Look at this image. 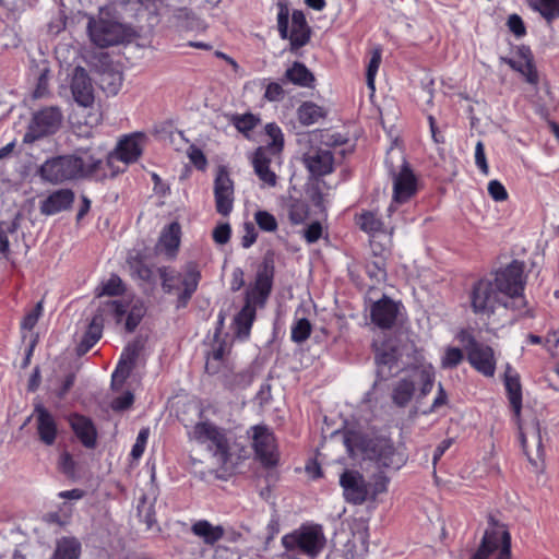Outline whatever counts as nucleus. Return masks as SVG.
<instances>
[{
    "mask_svg": "<svg viewBox=\"0 0 559 559\" xmlns=\"http://www.w3.org/2000/svg\"><path fill=\"white\" fill-rule=\"evenodd\" d=\"M258 305L248 302L246 300L245 306L235 317V323L237 325V332L239 335H249L252 323L255 319V308Z\"/></svg>",
    "mask_w": 559,
    "mask_h": 559,
    "instance_id": "obj_40",
    "label": "nucleus"
},
{
    "mask_svg": "<svg viewBox=\"0 0 559 559\" xmlns=\"http://www.w3.org/2000/svg\"><path fill=\"white\" fill-rule=\"evenodd\" d=\"M57 467L60 473H62L68 478L76 477V462L74 461L71 453L68 451H63L60 453Z\"/></svg>",
    "mask_w": 559,
    "mask_h": 559,
    "instance_id": "obj_48",
    "label": "nucleus"
},
{
    "mask_svg": "<svg viewBox=\"0 0 559 559\" xmlns=\"http://www.w3.org/2000/svg\"><path fill=\"white\" fill-rule=\"evenodd\" d=\"M130 274L132 278L140 280L144 283H153L155 280L153 269L143 260L134 258L129 260Z\"/></svg>",
    "mask_w": 559,
    "mask_h": 559,
    "instance_id": "obj_43",
    "label": "nucleus"
},
{
    "mask_svg": "<svg viewBox=\"0 0 559 559\" xmlns=\"http://www.w3.org/2000/svg\"><path fill=\"white\" fill-rule=\"evenodd\" d=\"M471 306L476 314L490 316L497 308L507 304L492 281L487 278L479 280L474 284L471 292Z\"/></svg>",
    "mask_w": 559,
    "mask_h": 559,
    "instance_id": "obj_10",
    "label": "nucleus"
},
{
    "mask_svg": "<svg viewBox=\"0 0 559 559\" xmlns=\"http://www.w3.org/2000/svg\"><path fill=\"white\" fill-rule=\"evenodd\" d=\"M381 62V52L376 50L368 63L367 68V84L371 90H374V78L378 72Z\"/></svg>",
    "mask_w": 559,
    "mask_h": 559,
    "instance_id": "obj_54",
    "label": "nucleus"
},
{
    "mask_svg": "<svg viewBox=\"0 0 559 559\" xmlns=\"http://www.w3.org/2000/svg\"><path fill=\"white\" fill-rule=\"evenodd\" d=\"M370 459L379 467L388 469H400L406 463V455L396 449L393 442L388 438H377L369 444Z\"/></svg>",
    "mask_w": 559,
    "mask_h": 559,
    "instance_id": "obj_12",
    "label": "nucleus"
},
{
    "mask_svg": "<svg viewBox=\"0 0 559 559\" xmlns=\"http://www.w3.org/2000/svg\"><path fill=\"white\" fill-rule=\"evenodd\" d=\"M265 133L270 141L264 146L259 148L270 150V154L276 155L280 153L284 145V135L281 128L276 123H267L265 126Z\"/></svg>",
    "mask_w": 559,
    "mask_h": 559,
    "instance_id": "obj_42",
    "label": "nucleus"
},
{
    "mask_svg": "<svg viewBox=\"0 0 559 559\" xmlns=\"http://www.w3.org/2000/svg\"><path fill=\"white\" fill-rule=\"evenodd\" d=\"M340 485L347 502L361 504L367 500L369 486L359 472L346 469L340 477Z\"/></svg>",
    "mask_w": 559,
    "mask_h": 559,
    "instance_id": "obj_19",
    "label": "nucleus"
},
{
    "mask_svg": "<svg viewBox=\"0 0 559 559\" xmlns=\"http://www.w3.org/2000/svg\"><path fill=\"white\" fill-rule=\"evenodd\" d=\"M460 340L464 343L469 365L483 376L493 377L497 365L493 349L466 332L461 333Z\"/></svg>",
    "mask_w": 559,
    "mask_h": 559,
    "instance_id": "obj_9",
    "label": "nucleus"
},
{
    "mask_svg": "<svg viewBox=\"0 0 559 559\" xmlns=\"http://www.w3.org/2000/svg\"><path fill=\"white\" fill-rule=\"evenodd\" d=\"M70 426L76 438L85 448L94 449L96 447L97 431L90 418L74 414L70 417Z\"/></svg>",
    "mask_w": 559,
    "mask_h": 559,
    "instance_id": "obj_26",
    "label": "nucleus"
},
{
    "mask_svg": "<svg viewBox=\"0 0 559 559\" xmlns=\"http://www.w3.org/2000/svg\"><path fill=\"white\" fill-rule=\"evenodd\" d=\"M284 96V90L281 84L271 82L267 84L264 93V97L270 102H276L282 99Z\"/></svg>",
    "mask_w": 559,
    "mask_h": 559,
    "instance_id": "obj_64",
    "label": "nucleus"
},
{
    "mask_svg": "<svg viewBox=\"0 0 559 559\" xmlns=\"http://www.w3.org/2000/svg\"><path fill=\"white\" fill-rule=\"evenodd\" d=\"M274 156L275 155L270 154V150L267 148H257L252 159L257 176L269 187L276 185V175L270 169V163Z\"/></svg>",
    "mask_w": 559,
    "mask_h": 559,
    "instance_id": "obj_30",
    "label": "nucleus"
},
{
    "mask_svg": "<svg viewBox=\"0 0 559 559\" xmlns=\"http://www.w3.org/2000/svg\"><path fill=\"white\" fill-rule=\"evenodd\" d=\"M331 138L321 131H314L309 136V147L304 153L302 162L313 178L329 175L334 170Z\"/></svg>",
    "mask_w": 559,
    "mask_h": 559,
    "instance_id": "obj_6",
    "label": "nucleus"
},
{
    "mask_svg": "<svg viewBox=\"0 0 559 559\" xmlns=\"http://www.w3.org/2000/svg\"><path fill=\"white\" fill-rule=\"evenodd\" d=\"M87 32L91 40L102 48L118 45L124 37L123 27L120 23L104 19H90Z\"/></svg>",
    "mask_w": 559,
    "mask_h": 559,
    "instance_id": "obj_13",
    "label": "nucleus"
},
{
    "mask_svg": "<svg viewBox=\"0 0 559 559\" xmlns=\"http://www.w3.org/2000/svg\"><path fill=\"white\" fill-rule=\"evenodd\" d=\"M103 162L88 152L63 155L47 159L39 168L40 177L48 182L59 183L67 180L93 177L102 178L98 170Z\"/></svg>",
    "mask_w": 559,
    "mask_h": 559,
    "instance_id": "obj_2",
    "label": "nucleus"
},
{
    "mask_svg": "<svg viewBox=\"0 0 559 559\" xmlns=\"http://www.w3.org/2000/svg\"><path fill=\"white\" fill-rule=\"evenodd\" d=\"M81 543L75 537H62L57 540L56 549L50 559H79Z\"/></svg>",
    "mask_w": 559,
    "mask_h": 559,
    "instance_id": "obj_36",
    "label": "nucleus"
},
{
    "mask_svg": "<svg viewBox=\"0 0 559 559\" xmlns=\"http://www.w3.org/2000/svg\"><path fill=\"white\" fill-rule=\"evenodd\" d=\"M471 559H511V535L508 527L490 516L481 543Z\"/></svg>",
    "mask_w": 559,
    "mask_h": 559,
    "instance_id": "obj_7",
    "label": "nucleus"
},
{
    "mask_svg": "<svg viewBox=\"0 0 559 559\" xmlns=\"http://www.w3.org/2000/svg\"><path fill=\"white\" fill-rule=\"evenodd\" d=\"M281 543L287 551L313 559L324 549L326 538L320 524L305 523L283 535Z\"/></svg>",
    "mask_w": 559,
    "mask_h": 559,
    "instance_id": "obj_4",
    "label": "nucleus"
},
{
    "mask_svg": "<svg viewBox=\"0 0 559 559\" xmlns=\"http://www.w3.org/2000/svg\"><path fill=\"white\" fill-rule=\"evenodd\" d=\"M508 27L516 37H522L526 34V28L523 20L518 14H512L508 19Z\"/></svg>",
    "mask_w": 559,
    "mask_h": 559,
    "instance_id": "obj_59",
    "label": "nucleus"
},
{
    "mask_svg": "<svg viewBox=\"0 0 559 559\" xmlns=\"http://www.w3.org/2000/svg\"><path fill=\"white\" fill-rule=\"evenodd\" d=\"M139 356V347L135 344H129L121 353L117 367L111 376L112 385H122L130 376Z\"/></svg>",
    "mask_w": 559,
    "mask_h": 559,
    "instance_id": "obj_27",
    "label": "nucleus"
},
{
    "mask_svg": "<svg viewBox=\"0 0 559 559\" xmlns=\"http://www.w3.org/2000/svg\"><path fill=\"white\" fill-rule=\"evenodd\" d=\"M464 359V355L462 349L457 347H447L444 349V354L441 357V368L442 369H453L457 367Z\"/></svg>",
    "mask_w": 559,
    "mask_h": 559,
    "instance_id": "obj_49",
    "label": "nucleus"
},
{
    "mask_svg": "<svg viewBox=\"0 0 559 559\" xmlns=\"http://www.w3.org/2000/svg\"><path fill=\"white\" fill-rule=\"evenodd\" d=\"M501 296L507 299L504 308L519 309L524 305L523 290L525 287L524 263L513 260L495 274L492 281Z\"/></svg>",
    "mask_w": 559,
    "mask_h": 559,
    "instance_id": "obj_5",
    "label": "nucleus"
},
{
    "mask_svg": "<svg viewBox=\"0 0 559 559\" xmlns=\"http://www.w3.org/2000/svg\"><path fill=\"white\" fill-rule=\"evenodd\" d=\"M285 79L294 85L301 87H312L314 82V76L308 68L304 63L297 61L286 70Z\"/></svg>",
    "mask_w": 559,
    "mask_h": 559,
    "instance_id": "obj_37",
    "label": "nucleus"
},
{
    "mask_svg": "<svg viewBox=\"0 0 559 559\" xmlns=\"http://www.w3.org/2000/svg\"><path fill=\"white\" fill-rule=\"evenodd\" d=\"M376 361L379 366H388L391 370L397 362V355L395 350H379L376 355Z\"/></svg>",
    "mask_w": 559,
    "mask_h": 559,
    "instance_id": "obj_57",
    "label": "nucleus"
},
{
    "mask_svg": "<svg viewBox=\"0 0 559 559\" xmlns=\"http://www.w3.org/2000/svg\"><path fill=\"white\" fill-rule=\"evenodd\" d=\"M231 229L229 224H221L213 230V239L218 245H225L230 238Z\"/></svg>",
    "mask_w": 559,
    "mask_h": 559,
    "instance_id": "obj_62",
    "label": "nucleus"
},
{
    "mask_svg": "<svg viewBox=\"0 0 559 559\" xmlns=\"http://www.w3.org/2000/svg\"><path fill=\"white\" fill-rule=\"evenodd\" d=\"M400 308V302L384 295L370 307L371 322L382 330L391 329L395 324Z\"/></svg>",
    "mask_w": 559,
    "mask_h": 559,
    "instance_id": "obj_21",
    "label": "nucleus"
},
{
    "mask_svg": "<svg viewBox=\"0 0 559 559\" xmlns=\"http://www.w3.org/2000/svg\"><path fill=\"white\" fill-rule=\"evenodd\" d=\"M243 231L245 234L241 238V246L247 249L255 242L258 233L254 225L250 222L243 224Z\"/></svg>",
    "mask_w": 559,
    "mask_h": 559,
    "instance_id": "obj_60",
    "label": "nucleus"
},
{
    "mask_svg": "<svg viewBox=\"0 0 559 559\" xmlns=\"http://www.w3.org/2000/svg\"><path fill=\"white\" fill-rule=\"evenodd\" d=\"M311 331L312 325L308 319H298L292 325L290 338L293 342L301 344L309 338Z\"/></svg>",
    "mask_w": 559,
    "mask_h": 559,
    "instance_id": "obj_45",
    "label": "nucleus"
},
{
    "mask_svg": "<svg viewBox=\"0 0 559 559\" xmlns=\"http://www.w3.org/2000/svg\"><path fill=\"white\" fill-rule=\"evenodd\" d=\"M284 209L293 225H300L305 223L309 216V205L307 201L302 199L288 197L284 201Z\"/></svg>",
    "mask_w": 559,
    "mask_h": 559,
    "instance_id": "obj_35",
    "label": "nucleus"
},
{
    "mask_svg": "<svg viewBox=\"0 0 559 559\" xmlns=\"http://www.w3.org/2000/svg\"><path fill=\"white\" fill-rule=\"evenodd\" d=\"M148 436H150L148 428H142L139 431L135 443L133 444V447L131 449V453H130L134 460H138L143 455L146 443H147Z\"/></svg>",
    "mask_w": 559,
    "mask_h": 559,
    "instance_id": "obj_53",
    "label": "nucleus"
},
{
    "mask_svg": "<svg viewBox=\"0 0 559 559\" xmlns=\"http://www.w3.org/2000/svg\"><path fill=\"white\" fill-rule=\"evenodd\" d=\"M357 225L371 237L391 234L386 224L372 211H365L356 218Z\"/></svg>",
    "mask_w": 559,
    "mask_h": 559,
    "instance_id": "obj_31",
    "label": "nucleus"
},
{
    "mask_svg": "<svg viewBox=\"0 0 559 559\" xmlns=\"http://www.w3.org/2000/svg\"><path fill=\"white\" fill-rule=\"evenodd\" d=\"M511 69L521 73L530 84L538 83V73L533 62L531 49L526 46L519 47L513 58H501Z\"/></svg>",
    "mask_w": 559,
    "mask_h": 559,
    "instance_id": "obj_23",
    "label": "nucleus"
},
{
    "mask_svg": "<svg viewBox=\"0 0 559 559\" xmlns=\"http://www.w3.org/2000/svg\"><path fill=\"white\" fill-rule=\"evenodd\" d=\"M188 438L205 447L216 462L224 468H234L243 461L248 452L239 444L234 433L210 419H201L188 431Z\"/></svg>",
    "mask_w": 559,
    "mask_h": 559,
    "instance_id": "obj_1",
    "label": "nucleus"
},
{
    "mask_svg": "<svg viewBox=\"0 0 559 559\" xmlns=\"http://www.w3.org/2000/svg\"><path fill=\"white\" fill-rule=\"evenodd\" d=\"M325 115L324 108L312 102H305L297 109V117L302 126L314 124L323 119Z\"/></svg>",
    "mask_w": 559,
    "mask_h": 559,
    "instance_id": "obj_38",
    "label": "nucleus"
},
{
    "mask_svg": "<svg viewBox=\"0 0 559 559\" xmlns=\"http://www.w3.org/2000/svg\"><path fill=\"white\" fill-rule=\"evenodd\" d=\"M188 156L190 162L200 170H204L207 160L204 153L197 146L192 145L188 150Z\"/></svg>",
    "mask_w": 559,
    "mask_h": 559,
    "instance_id": "obj_56",
    "label": "nucleus"
},
{
    "mask_svg": "<svg viewBox=\"0 0 559 559\" xmlns=\"http://www.w3.org/2000/svg\"><path fill=\"white\" fill-rule=\"evenodd\" d=\"M32 417L35 418L36 432L41 443L51 447L56 443L59 429L55 416L40 403L34 406Z\"/></svg>",
    "mask_w": 559,
    "mask_h": 559,
    "instance_id": "obj_20",
    "label": "nucleus"
},
{
    "mask_svg": "<svg viewBox=\"0 0 559 559\" xmlns=\"http://www.w3.org/2000/svg\"><path fill=\"white\" fill-rule=\"evenodd\" d=\"M165 293H177V307H186L192 295L197 292L201 271L195 262H188L181 271L170 266H162L157 270Z\"/></svg>",
    "mask_w": 559,
    "mask_h": 559,
    "instance_id": "obj_3",
    "label": "nucleus"
},
{
    "mask_svg": "<svg viewBox=\"0 0 559 559\" xmlns=\"http://www.w3.org/2000/svg\"><path fill=\"white\" fill-rule=\"evenodd\" d=\"M134 401V396L131 392H124L122 395L116 397L111 402V408L114 411H124L129 408Z\"/></svg>",
    "mask_w": 559,
    "mask_h": 559,
    "instance_id": "obj_61",
    "label": "nucleus"
},
{
    "mask_svg": "<svg viewBox=\"0 0 559 559\" xmlns=\"http://www.w3.org/2000/svg\"><path fill=\"white\" fill-rule=\"evenodd\" d=\"M214 198L217 213L223 216L230 214L234 207V182L228 171L221 167L214 180Z\"/></svg>",
    "mask_w": 559,
    "mask_h": 559,
    "instance_id": "obj_18",
    "label": "nucleus"
},
{
    "mask_svg": "<svg viewBox=\"0 0 559 559\" xmlns=\"http://www.w3.org/2000/svg\"><path fill=\"white\" fill-rule=\"evenodd\" d=\"M225 346L218 344L206 356L205 370L210 374H216L225 362Z\"/></svg>",
    "mask_w": 559,
    "mask_h": 559,
    "instance_id": "obj_44",
    "label": "nucleus"
},
{
    "mask_svg": "<svg viewBox=\"0 0 559 559\" xmlns=\"http://www.w3.org/2000/svg\"><path fill=\"white\" fill-rule=\"evenodd\" d=\"M531 8L548 23L559 19V0H528Z\"/></svg>",
    "mask_w": 559,
    "mask_h": 559,
    "instance_id": "obj_41",
    "label": "nucleus"
},
{
    "mask_svg": "<svg viewBox=\"0 0 559 559\" xmlns=\"http://www.w3.org/2000/svg\"><path fill=\"white\" fill-rule=\"evenodd\" d=\"M503 383L510 405L516 416L520 415L522 408V385L520 374L510 364H507Z\"/></svg>",
    "mask_w": 559,
    "mask_h": 559,
    "instance_id": "obj_28",
    "label": "nucleus"
},
{
    "mask_svg": "<svg viewBox=\"0 0 559 559\" xmlns=\"http://www.w3.org/2000/svg\"><path fill=\"white\" fill-rule=\"evenodd\" d=\"M71 93L74 102L82 107H91L94 104V87L87 71L83 67H76L73 71Z\"/></svg>",
    "mask_w": 559,
    "mask_h": 559,
    "instance_id": "obj_22",
    "label": "nucleus"
},
{
    "mask_svg": "<svg viewBox=\"0 0 559 559\" xmlns=\"http://www.w3.org/2000/svg\"><path fill=\"white\" fill-rule=\"evenodd\" d=\"M520 439L524 453L527 455L531 464L537 469L539 467V461H542L543 456V443L539 424H533L531 432L527 430H522Z\"/></svg>",
    "mask_w": 559,
    "mask_h": 559,
    "instance_id": "obj_24",
    "label": "nucleus"
},
{
    "mask_svg": "<svg viewBox=\"0 0 559 559\" xmlns=\"http://www.w3.org/2000/svg\"><path fill=\"white\" fill-rule=\"evenodd\" d=\"M74 201V193L70 189H59L50 193L40 202V213L51 216L71 207Z\"/></svg>",
    "mask_w": 559,
    "mask_h": 559,
    "instance_id": "obj_25",
    "label": "nucleus"
},
{
    "mask_svg": "<svg viewBox=\"0 0 559 559\" xmlns=\"http://www.w3.org/2000/svg\"><path fill=\"white\" fill-rule=\"evenodd\" d=\"M475 164L484 175H488L489 167L486 159L485 146L478 141L475 146Z\"/></svg>",
    "mask_w": 559,
    "mask_h": 559,
    "instance_id": "obj_58",
    "label": "nucleus"
},
{
    "mask_svg": "<svg viewBox=\"0 0 559 559\" xmlns=\"http://www.w3.org/2000/svg\"><path fill=\"white\" fill-rule=\"evenodd\" d=\"M191 532L203 539L207 545H214L224 536V528L221 525H213L206 520L197 521L191 526Z\"/></svg>",
    "mask_w": 559,
    "mask_h": 559,
    "instance_id": "obj_34",
    "label": "nucleus"
},
{
    "mask_svg": "<svg viewBox=\"0 0 559 559\" xmlns=\"http://www.w3.org/2000/svg\"><path fill=\"white\" fill-rule=\"evenodd\" d=\"M62 118L60 108L55 106L38 110L33 115L28 123L23 136V143L33 144L40 139L56 133L61 126Z\"/></svg>",
    "mask_w": 559,
    "mask_h": 559,
    "instance_id": "obj_8",
    "label": "nucleus"
},
{
    "mask_svg": "<svg viewBox=\"0 0 559 559\" xmlns=\"http://www.w3.org/2000/svg\"><path fill=\"white\" fill-rule=\"evenodd\" d=\"M254 222L262 231L273 233L277 230V219L267 211L259 210L254 213Z\"/></svg>",
    "mask_w": 559,
    "mask_h": 559,
    "instance_id": "obj_47",
    "label": "nucleus"
},
{
    "mask_svg": "<svg viewBox=\"0 0 559 559\" xmlns=\"http://www.w3.org/2000/svg\"><path fill=\"white\" fill-rule=\"evenodd\" d=\"M102 335L103 318L100 314H95L82 340L76 346V354L79 356L85 355L100 340Z\"/></svg>",
    "mask_w": 559,
    "mask_h": 559,
    "instance_id": "obj_32",
    "label": "nucleus"
},
{
    "mask_svg": "<svg viewBox=\"0 0 559 559\" xmlns=\"http://www.w3.org/2000/svg\"><path fill=\"white\" fill-rule=\"evenodd\" d=\"M181 227L179 223L173 222L166 226L159 236L158 246L167 255L174 257L179 248Z\"/></svg>",
    "mask_w": 559,
    "mask_h": 559,
    "instance_id": "obj_33",
    "label": "nucleus"
},
{
    "mask_svg": "<svg viewBox=\"0 0 559 559\" xmlns=\"http://www.w3.org/2000/svg\"><path fill=\"white\" fill-rule=\"evenodd\" d=\"M273 276L274 266L265 260L257 272L254 284L246 292V300L263 306L272 290Z\"/></svg>",
    "mask_w": 559,
    "mask_h": 559,
    "instance_id": "obj_17",
    "label": "nucleus"
},
{
    "mask_svg": "<svg viewBox=\"0 0 559 559\" xmlns=\"http://www.w3.org/2000/svg\"><path fill=\"white\" fill-rule=\"evenodd\" d=\"M257 459L263 466L272 467L277 465L280 453L273 431L264 426L257 425L249 430Z\"/></svg>",
    "mask_w": 559,
    "mask_h": 559,
    "instance_id": "obj_11",
    "label": "nucleus"
},
{
    "mask_svg": "<svg viewBox=\"0 0 559 559\" xmlns=\"http://www.w3.org/2000/svg\"><path fill=\"white\" fill-rule=\"evenodd\" d=\"M310 39V28L305 14L301 11H294L292 15V31L289 35L290 50L304 47Z\"/></svg>",
    "mask_w": 559,
    "mask_h": 559,
    "instance_id": "obj_29",
    "label": "nucleus"
},
{
    "mask_svg": "<svg viewBox=\"0 0 559 559\" xmlns=\"http://www.w3.org/2000/svg\"><path fill=\"white\" fill-rule=\"evenodd\" d=\"M390 174L393 179V202L405 203L416 194L418 180L404 158L400 170H390Z\"/></svg>",
    "mask_w": 559,
    "mask_h": 559,
    "instance_id": "obj_15",
    "label": "nucleus"
},
{
    "mask_svg": "<svg viewBox=\"0 0 559 559\" xmlns=\"http://www.w3.org/2000/svg\"><path fill=\"white\" fill-rule=\"evenodd\" d=\"M414 392V381L403 378L392 389V401L396 406L405 407L412 401Z\"/></svg>",
    "mask_w": 559,
    "mask_h": 559,
    "instance_id": "obj_39",
    "label": "nucleus"
},
{
    "mask_svg": "<svg viewBox=\"0 0 559 559\" xmlns=\"http://www.w3.org/2000/svg\"><path fill=\"white\" fill-rule=\"evenodd\" d=\"M142 135L134 133L120 140L114 152L107 156V165L112 169V175L120 173V169H114L116 162L131 164L139 159L142 154Z\"/></svg>",
    "mask_w": 559,
    "mask_h": 559,
    "instance_id": "obj_16",
    "label": "nucleus"
},
{
    "mask_svg": "<svg viewBox=\"0 0 559 559\" xmlns=\"http://www.w3.org/2000/svg\"><path fill=\"white\" fill-rule=\"evenodd\" d=\"M104 310L108 314H111L118 324L121 323L124 316H127L124 323L127 332H133L145 313V307L141 301H136L130 306L123 300H112L106 304Z\"/></svg>",
    "mask_w": 559,
    "mask_h": 559,
    "instance_id": "obj_14",
    "label": "nucleus"
},
{
    "mask_svg": "<svg viewBox=\"0 0 559 559\" xmlns=\"http://www.w3.org/2000/svg\"><path fill=\"white\" fill-rule=\"evenodd\" d=\"M234 126L240 132H249L259 123V118L252 114L237 115L233 119Z\"/></svg>",
    "mask_w": 559,
    "mask_h": 559,
    "instance_id": "obj_51",
    "label": "nucleus"
},
{
    "mask_svg": "<svg viewBox=\"0 0 559 559\" xmlns=\"http://www.w3.org/2000/svg\"><path fill=\"white\" fill-rule=\"evenodd\" d=\"M43 313V301H38L36 306L25 314L21 322V328L23 330L31 331L38 322L39 317Z\"/></svg>",
    "mask_w": 559,
    "mask_h": 559,
    "instance_id": "obj_52",
    "label": "nucleus"
},
{
    "mask_svg": "<svg viewBox=\"0 0 559 559\" xmlns=\"http://www.w3.org/2000/svg\"><path fill=\"white\" fill-rule=\"evenodd\" d=\"M123 290L124 286L121 278L118 275L112 274L108 280L102 283L98 296H118L121 295Z\"/></svg>",
    "mask_w": 559,
    "mask_h": 559,
    "instance_id": "obj_50",
    "label": "nucleus"
},
{
    "mask_svg": "<svg viewBox=\"0 0 559 559\" xmlns=\"http://www.w3.org/2000/svg\"><path fill=\"white\" fill-rule=\"evenodd\" d=\"M419 377L421 381L420 395L425 397L431 392L433 388L436 377L433 366L431 364L423 365L419 369Z\"/></svg>",
    "mask_w": 559,
    "mask_h": 559,
    "instance_id": "obj_46",
    "label": "nucleus"
},
{
    "mask_svg": "<svg viewBox=\"0 0 559 559\" xmlns=\"http://www.w3.org/2000/svg\"><path fill=\"white\" fill-rule=\"evenodd\" d=\"M488 193L496 202H502L508 199V191L499 180H490L488 183Z\"/></svg>",
    "mask_w": 559,
    "mask_h": 559,
    "instance_id": "obj_55",
    "label": "nucleus"
},
{
    "mask_svg": "<svg viewBox=\"0 0 559 559\" xmlns=\"http://www.w3.org/2000/svg\"><path fill=\"white\" fill-rule=\"evenodd\" d=\"M322 235V226L319 222L311 223L304 233L305 239L308 243H313L320 239Z\"/></svg>",
    "mask_w": 559,
    "mask_h": 559,
    "instance_id": "obj_63",
    "label": "nucleus"
}]
</instances>
